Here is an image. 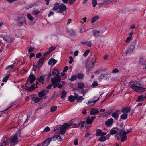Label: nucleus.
I'll list each match as a JSON object with an SVG mask.
<instances>
[{
  "mask_svg": "<svg viewBox=\"0 0 146 146\" xmlns=\"http://www.w3.org/2000/svg\"><path fill=\"white\" fill-rule=\"evenodd\" d=\"M52 74L54 76V77H55L58 74H59V71L57 69H53V71L52 72Z\"/></svg>",
  "mask_w": 146,
  "mask_h": 146,
  "instance_id": "a878e982",
  "label": "nucleus"
},
{
  "mask_svg": "<svg viewBox=\"0 0 146 146\" xmlns=\"http://www.w3.org/2000/svg\"><path fill=\"white\" fill-rule=\"evenodd\" d=\"M36 80V78L33 74H31L27 80V82H29L31 84H32Z\"/></svg>",
  "mask_w": 146,
  "mask_h": 146,
  "instance_id": "0eeeda50",
  "label": "nucleus"
},
{
  "mask_svg": "<svg viewBox=\"0 0 146 146\" xmlns=\"http://www.w3.org/2000/svg\"><path fill=\"white\" fill-rule=\"evenodd\" d=\"M77 76L78 79L82 80L84 78V75L83 73H79L77 74Z\"/></svg>",
  "mask_w": 146,
  "mask_h": 146,
  "instance_id": "bb28decb",
  "label": "nucleus"
},
{
  "mask_svg": "<svg viewBox=\"0 0 146 146\" xmlns=\"http://www.w3.org/2000/svg\"><path fill=\"white\" fill-rule=\"evenodd\" d=\"M59 11L58 12L59 13H62L64 15L66 14L67 8L64 4H61L60 5Z\"/></svg>",
  "mask_w": 146,
  "mask_h": 146,
  "instance_id": "20e7f679",
  "label": "nucleus"
},
{
  "mask_svg": "<svg viewBox=\"0 0 146 146\" xmlns=\"http://www.w3.org/2000/svg\"><path fill=\"white\" fill-rule=\"evenodd\" d=\"M135 84L134 82L131 84L130 87L132 88L133 90L135 91L138 92H143L145 91V89L142 87H139V86L140 85V83L136 82Z\"/></svg>",
  "mask_w": 146,
  "mask_h": 146,
  "instance_id": "f257e3e1",
  "label": "nucleus"
},
{
  "mask_svg": "<svg viewBox=\"0 0 146 146\" xmlns=\"http://www.w3.org/2000/svg\"><path fill=\"white\" fill-rule=\"evenodd\" d=\"M99 18V17L98 15H96L93 17L92 19L91 22L92 23H94Z\"/></svg>",
  "mask_w": 146,
  "mask_h": 146,
  "instance_id": "cd10ccee",
  "label": "nucleus"
},
{
  "mask_svg": "<svg viewBox=\"0 0 146 146\" xmlns=\"http://www.w3.org/2000/svg\"><path fill=\"white\" fill-rule=\"evenodd\" d=\"M47 76V74H44L41 76L39 77H38L37 79L39 82H42L45 81L44 78Z\"/></svg>",
  "mask_w": 146,
  "mask_h": 146,
  "instance_id": "4468645a",
  "label": "nucleus"
},
{
  "mask_svg": "<svg viewBox=\"0 0 146 146\" xmlns=\"http://www.w3.org/2000/svg\"><path fill=\"white\" fill-rule=\"evenodd\" d=\"M103 32L96 30L93 31V36L96 38L100 37L102 34Z\"/></svg>",
  "mask_w": 146,
  "mask_h": 146,
  "instance_id": "9b49d317",
  "label": "nucleus"
},
{
  "mask_svg": "<svg viewBox=\"0 0 146 146\" xmlns=\"http://www.w3.org/2000/svg\"><path fill=\"white\" fill-rule=\"evenodd\" d=\"M57 109V106H56L51 107L50 108V112L53 113Z\"/></svg>",
  "mask_w": 146,
  "mask_h": 146,
  "instance_id": "ea45409f",
  "label": "nucleus"
},
{
  "mask_svg": "<svg viewBox=\"0 0 146 146\" xmlns=\"http://www.w3.org/2000/svg\"><path fill=\"white\" fill-rule=\"evenodd\" d=\"M117 133V131L111 129L110 131V133L111 135H116Z\"/></svg>",
  "mask_w": 146,
  "mask_h": 146,
  "instance_id": "37998d69",
  "label": "nucleus"
},
{
  "mask_svg": "<svg viewBox=\"0 0 146 146\" xmlns=\"http://www.w3.org/2000/svg\"><path fill=\"white\" fill-rule=\"evenodd\" d=\"M128 114L127 113H123L121 116V118L123 120H125L127 119Z\"/></svg>",
  "mask_w": 146,
  "mask_h": 146,
  "instance_id": "c85d7f7f",
  "label": "nucleus"
},
{
  "mask_svg": "<svg viewBox=\"0 0 146 146\" xmlns=\"http://www.w3.org/2000/svg\"><path fill=\"white\" fill-rule=\"evenodd\" d=\"M85 123V121H83L81 122L80 123H79L78 125V126H79L80 125V126L81 127V128H82L83 127H84V125Z\"/></svg>",
  "mask_w": 146,
  "mask_h": 146,
  "instance_id": "a18cd8bd",
  "label": "nucleus"
},
{
  "mask_svg": "<svg viewBox=\"0 0 146 146\" xmlns=\"http://www.w3.org/2000/svg\"><path fill=\"white\" fill-rule=\"evenodd\" d=\"M84 99V98L82 97L81 96H80L78 97V98H77V99L76 100H77V102L78 103H80L82 102V101Z\"/></svg>",
  "mask_w": 146,
  "mask_h": 146,
  "instance_id": "c9c22d12",
  "label": "nucleus"
},
{
  "mask_svg": "<svg viewBox=\"0 0 146 146\" xmlns=\"http://www.w3.org/2000/svg\"><path fill=\"white\" fill-rule=\"evenodd\" d=\"M121 136H119L117 134H116L115 135V140H119Z\"/></svg>",
  "mask_w": 146,
  "mask_h": 146,
  "instance_id": "4d7b16f0",
  "label": "nucleus"
},
{
  "mask_svg": "<svg viewBox=\"0 0 146 146\" xmlns=\"http://www.w3.org/2000/svg\"><path fill=\"white\" fill-rule=\"evenodd\" d=\"M95 118L96 117L94 116H92L91 119L89 117H87L86 121V124L88 125L91 124Z\"/></svg>",
  "mask_w": 146,
  "mask_h": 146,
  "instance_id": "ddd939ff",
  "label": "nucleus"
},
{
  "mask_svg": "<svg viewBox=\"0 0 146 146\" xmlns=\"http://www.w3.org/2000/svg\"><path fill=\"white\" fill-rule=\"evenodd\" d=\"M113 0H105L104 1L105 5H107L109 4L110 3L112 2Z\"/></svg>",
  "mask_w": 146,
  "mask_h": 146,
  "instance_id": "de8ad7c7",
  "label": "nucleus"
},
{
  "mask_svg": "<svg viewBox=\"0 0 146 146\" xmlns=\"http://www.w3.org/2000/svg\"><path fill=\"white\" fill-rule=\"evenodd\" d=\"M56 48V47L55 46H52L49 48L48 50L50 52H52Z\"/></svg>",
  "mask_w": 146,
  "mask_h": 146,
  "instance_id": "3c124183",
  "label": "nucleus"
},
{
  "mask_svg": "<svg viewBox=\"0 0 146 146\" xmlns=\"http://www.w3.org/2000/svg\"><path fill=\"white\" fill-rule=\"evenodd\" d=\"M32 100L33 101H34L35 103H37L40 100V99L39 98L35 97H33L32 98Z\"/></svg>",
  "mask_w": 146,
  "mask_h": 146,
  "instance_id": "473e14b6",
  "label": "nucleus"
},
{
  "mask_svg": "<svg viewBox=\"0 0 146 146\" xmlns=\"http://www.w3.org/2000/svg\"><path fill=\"white\" fill-rule=\"evenodd\" d=\"M91 42V41H89L87 42V43L86 44L87 46L89 47H91L92 45V44Z\"/></svg>",
  "mask_w": 146,
  "mask_h": 146,
  "instance_id": "13d9d810",
  "label": "nucleus"
},
{
  "mask_svg": "<svg viewBox=\"0 0 146 146\" xmlns=\"http://www.w3.org/2000/svg\"><path fill=\"white\" fill-rule=\"evenodd\" d=\"M42 54L40 52H39L37 53L36 56V57L37 58H39L41 56Z\"/></svg>",
  "mask_w": 146,
  "mask_h": 146,
  "instance_id": "6e6d98bb",
  "label": "nucleus"
},
{
  "mask_svg": "<svg viewBox=\"0 0 146 146\" xmlns=\"http://www.w3.org/2000/svg\"><path fill=\"white\" fill-rule=\"evenodd\" d=\"M52 78H54L55 81H56L57 82L59 83L61 81V78L59 74L57 75L55 77H54Z\"/></svg>",
  "mask_w": 146,
  "mask_h": 146,
  "instance_id": "f3484780",
  "label": "nucleus"
},
{
  "mask_svg": "<svg viewBox=\"0 0 146 146\" xmlns=\"http://www.w3.org/2000/svg\"><path fill=\"white\" fill-rule=\"evenodd\" d=\"M14 65L13 64H12L10 65H8L6 66L5 68L6 70H7L9 69H12L13 68Z\"/></svg>",
  "mask_w": 146,
  "mask_h": 146,
  "instance_id": "8fccbe9b",
  "label": "nucleus"
},
{
  "mask_svg": "<svg viewBox=\"0 0 146 146\" xmlns=\"http://www.w3.org/2000/svg\"><path fill=\"white\" fill-rule=\"evenodd\" d=\"M50 52L48 50V51L45 52L42 55V56L45 57V56L49 55Z\"/></svg>",
  "mask_w": 146,
  "mask_h": 146,
  "instance_id": "680f3d73",
  "label": "nucleus"
},
{
  "mask_svg": "<svg viewBox=\"0 0 146 146\" xmlns=\"http://www.w3.org/2000/svg\"><path fill=\"white\" fill-rule=\"evenodd\" d=\"M98 101V100H94L92 101H88V102L86 103V104L88 106H93L95 104V103H96Z\"/></svg>",
  "mask_w": 146,
  "mask_h": 146,
  "instance_id": "a211bd4d",
  "label": "nucleus"
},
{
  "mask_svg": "<svg viewBox=\"0 0 146 146\" xmlns=\"http://www.w3.org/2000/svg\"><path fill=\"white\" fill-rule=\"evenodd\" d=\"M60 5L58 2L56 3L54 5L52 9L54 11H56L59 9Z\"/></svg>",
  "mask_w": 146,
  "mask_h": 146,
  "instance_id": "dca6fc26",
  "label": "nucleus"
},
{
  "mask_svg": "<svg viewBox=\"0 0 146 146\" xmlns=\"http://www.w3.org/2000/svg\"><path fill=\"white\" fill-rule=\"evenodd\" d=\"M33 6V5L31 4L28 5L27 6L26 9H29L32 8Z\"/></svg>",
  "mask_w": 146,
  "mask_h": 146,
  "instance_id": "bf43d9fd",
  "label": "nucleus"
},
{
  "mask_svg": "<svg viewBox=\"0 0 146 146\" xmlns=\"http://www.w3.org/2000/svg\"><path fill=\"white\" fill-rule=\"evenodd\" d=\"M7 144V142L5 140H4L0 146H5Z\"/></svg>",
  "mask_w": 146,
  "mask_h": 146,
  "instance_id": "e2e57ef3",
  "label": "nucleus"
},
{
  "mask_svg": "<svg viewBox=\"0 0 146 146\" xmlns=\"http://www.w3.org/2000/svg\"><path fill=\"white\" fill-rule=\"evenodd\" d=\"M131 110V108L128 107H123L121 111L122 113H128L130 112Z\"/></svg>",
  "mask_w": 146,
  "mask_h": 146,
  "instance_id": "f8f14e48",
  "label": "nucleus"
},
{
  "mask_svg": "<svg viewBox=\"0 0 146 146\" xmlns=\"http://www.w3.org/2000/svg\"><path fill=\"white\" fill-rule=\"evenodd\" d=\"M90 52V50L89 49H87L86 50L83 54V56H84L86 57L87 55Z\"/></svg>",
  "mask_w": 146,
  "mask_h": 146,
  "instance_id": "09e8293b",
  "label": "nucleus"
},
{
  "mask_svg": "<svg viewBox=\"0 0 146 146\" xmlns=\"http://www.w3.org/2000/svg\"><path fill=\"white\" fill-rule=\"evenodd\" d=\"M38 66L36 65H33L32 70L34 71H36Z\"/></svg>",
  "mask_w": 146,
  "mask_h": 146,
  "instance_id": "052dcab7",
  "label": "nucleus"
},
{
  "mask_svg": "<svg viewBox=\"0 0 146 146\" xmlns=\"http://www.w3.org/2000/svg\"><path fill=\"white\" fill-rule=\"evenodd\" d=\"M66 130L63 128L62 127L60 128V133L62 135H63L65 134L66 132Z\"/></svg>",
  "mask_w": 146,
  "mask_h": 146,
  "instance_id": "58836bf2",
  "label": "nucleus"
},
{
  "mask_svg": "<svg viewBox=\"0 0 146 146\" xmlns=\"http://www.w3.org/2000/svg\"><path fill=\"white\" fill-rule=\"evenodd\" d=\"M46 90H44L42 91L39 92L38 93V95L40 97H43L45 94V91Z\"/></svg>",
  "mask_w": 146,
  "mask_h": 146,
  "instance_id": "412c9836",
  "label": "nucleus"
},
{
  "mask_svg": "<svg viewBox=\"0 0 146 146\" xmlns=\"http://www.w3.org/2000/svg\"><path fill=\"white\" fill-rule=\"evenodd\" d=\"M120 111V110H116L115 112H113L111 114V116L116 120H117L119 117L118 113Z\"/></svg>",
  "mask_w": 146,
  "mask_h": 146,
  "instance_id": "423d86ee",
  "label": "nucleus"
},
{
  "mask_svg": "<svg viewBox=\"0 0 146 146\" xmlns=\"http://www.w3.org/2000/svg\"><path fill=\"white\" fill-rule=\"evenodd\" d=\"M144 96L143 95H140L138 96V99L136 101L137 102H141V101L144 100Z\"/></svg>",
  "mask_w": 146,
  "mask_h": 146,
  "instance_id": "4be33fe9",
  "label": "nucleus"
},
{
  "mask_svg": "<svg viewBox=\"0 0 146 146\" xmlns=\"http://www.w3.org/2000/svg\"><path fill=\"white\" fill-rule=\"evenodd\" d=\"M26 24L25 17L23 16H19L17 19V24L18 26L21 27Z\"/></svg>",
  "mask_w": 146,
  "mask_h": 146,
  "instance_id": "f03ea898",
  "label": "nucleus"
},
{
  "mask_svg": "<svg viewBox=\"0 0 146 146\" xmlns=\"http://www.w3.org/2000/svg\"><path fill=\"white\" fill-rule=\"evenodd\" d=\"M102 130L100 129H97L96 131V136H100L102 133Z\"/></svg>",
  "mask_w": 146,
  "mask_h": 146,
  "instance_id": "f704fd0d",
  "label": "nucleus"
},
{
  "mask_svg": "<svg viewBox=\"0 0 146 146\" xmlns=\"http://www.w3.org/2000/svg\"><path fill=\"white\" fill-rule=\"evenodd\" d=\"M90 60L92 63V66H90L89 67H88L87 64L86 65V67L88 68V70H89L90 69L92 68L94 65V64L96 62V59L95 55H92L91 57H90Z\"/></svg>",
  "mask_w": 146,
  "mask_h": 146,
  "instance_id": "39448f33",
  "label": "nucleus"
},
{
  "mask_svg": "<svg viewBox=\"0 0 146 146\" xmlns=\"http://www.w3.org/2000/svg\"><path fill=\"white\" fill-rule=\"evenodd\" d=\"M20 132L19 131L17 132L11 139V142L12 143H15L16 142L18 139L17 137L18 135H20Z\"/></svg>",
  "mask_w": 146,
  "mask_h": 146,
  "instance_id": "9d476101",
  "label": "nucleus"
},
{
  "mask_svg": "<svg viewBox=\"0 0 146 146\" xmlns=\"http://www.w3.org/2000/svg\"><path fill=\"white\" fill-rule=\"evenodd\" d=\"M122 131H123L122 130V129L120 131H119L118 132V133L117 132V134L119 136H120L121 137V136H122L121 135H122Z\"/></svg>",
  "mask_w": 146,
  "mask_h": 146,
  "instance_id": "774afa93",
  "label": "nucleus"
},
{
  "mask_svg": "<svg viewBox=\"0 0 146 146\" xmlns=\"http://www.w3.org/2000/svg\"><path fill=\"white\" fill-rule=\"evenodd\" d=\"M98 139L100 141L103 142L106 140V138L105 136H101Z\"/></svg>",
  "mask_w": 146,
  "mask_h": 146,
  "instance_id": "4c0bfd02",
  "label": "nucleus"
},
{
  "mask_svg": "<svg viewBox=\"0 0 146 146\" xmlns=\"http://www.w3.org/2000/svg\"><path fill=\"white\" fill-rule=\"evenodd\" d=\"M45 59V57L42 56L39 59V60L38 62V68H40L42 66Z\"/></svg>",
  "mask_w": 146,
  "mask_h": 146,
  "instance_id": "6e6552de",
  "label": "nucleus"
},
{
  "mask_svg": "<svg viewBox=\"0 0 146 146\" xmlns=\"http://www.w3.org/2000/svg\"><path fill=\"white\" fill-rule=\"evenodd\" d=\"M9 77V76H7L3 78V82H6Z\"/></svg>",
  "mask_w": 146,
  "mask_h": 146,
  "instance_id": "603ef678",
  "label": "nucleus"
},
{
  "mask_svg": "<svg viewBox=\"0 0 146 146\" xmlns=\"http://www.w3.org/2000/svg\"><path fill=\"white\" fill-rule=\"evenodd\" d=\"M21 88L23 89H25L26 90H28V86L25 85H22Z\"/></svg>",
  "mask_w": 146,
  "mask_h": 146,
  "instance_id": "69168bd1",
  "label": "nucleus"
},
{
  "mask_svg": "<svg viewBox=\"0 0 146 146\" xmlns=\"http://www.w3.org/2000/svg\"><path fill=\"white\" fill-rule=\"evenodd\" d=\"M92 6L93 7H96L97 4V1L96 0H92Z\"/></svg>",
  "mask_w": 146,
  "mask_h": 146,
  "instance_id": "49530a36",
  "label": "nucleus"
},
{
  "mask_svg": "<svg viewBox=\"0 0 146 146\" xmlns=\"http://www.w3.org/2000/svg\"><path fill=\"white\" fill-rule=\"evenodd\" d=\"M77 86L79 88L82 89L84 87V84L82 82H79Z\"/></svg>",
  "mask_w": 146,
  "mask_h": 146,
  "instance_id": "2f4dec72",
  "label": "nucleus"
},
{
  "mask_svg": "<svg viewBox=\"0 0 146 146\" xmlns=\"http://www.w3.org/2000/svg\"><path fill=\"white\" fill-rule=\"evenodd\" d=\"M139 62L142 64L146 65V60L144 59V58L143 57L140 58Z\"/></svg>",
  "mask_w": 146,
  "mask_h": 146,
  "instance_id": "5701e85b",
  "label": "nucleus"
},
{
  "mask_svg": "<svg viewBox=\"0 0 146 146\" xmlns=\"http://www.w3.org/2000/svg\"><path fill=\"white\" fill-rule=\"evenodd\" d=\"M37 86H36L35 87V86H33V85H32L30 87H28V91L29 92H31L33 90H35L36 88H37Z\"/></svg>",
  "mask_w": 146,
  "mask_h": 146,
  "instance_id": "7c9ffc66",
  "label": "nucleus"
},
{
  "mask_svg": "<svg viewBox=\"0 0 146 146\" xmlns=\"http://www.w3.org/2000/svg\"><path fill=\"white\" fill-rule=\"evenodd\" d=\"M113 120L112 118H110L108 120L106 121L105 123V125L108 127L111 126L113 124Z\"/></svg>",
  "mask_w": 146,
  "mask_h": 146,
  "instance_id": "1a4fd4ad",
  "label": "nucleus"
},
{
  "mask_svg": "<svg viewBox=\"0 0 146 146\" xmlns=\"http://www.w3.org/2000/svg\"><path fill=\"white\" fill-rule=\"evenodd\" d=\"M52 137L53 140L54 141H55L57 139H58L59 141H60V140L61 139V137L59 135H54L52 136Z\"/></svg>",
  "mask_w": 146,
  "mask_h": 146,
  "instance_id": "2eb2a0df",
  "label": "nucleus"
},
{
  "mask_svg": "<svg viewBox=\"0 0 146 146\" xmlns=\"http://www.w3.org/2000/svg\"><path fill=\"white\" fill-rule=\"evenodd\" d=\"M27 17L29 20L32 21L34 19V17L32 16L30 14L28 13L27 15Z\"/></svg>",
  "mask_w": 146,
  "mask_h": 146,
  "instance_id": "a19ab883",
  "label": "nucleus"
},
{
  "mask_svg": "<svg viewBox=\"0 0 146 146\" xmlns=\"http://www.w3.org/2000/svg\"><path fill=\"white\" fill-rule=\"evenodd\" d=\"M34 47L31 46L28 49L29 53H31L34 50Z\"/></svg>",
  "mask_w": 146,
  "mask_h": 146,
  "instance_id": "864d4df0",
  "label": "nucleus"
},
{
  "mask_svg": "<svg viewBox=\"0 0 146 146\" xmlns=\"http://www.w3.org/2000/svg\"><path fill=\"white\" fill-rule=\"evenodd\" d=\"M50 130V128L48 126L46 127L44 130V131L45 132H48Z\"/></svg>",
  "mask_w": 146,
  "mask_h": 146,
  "instance_id": "5fc2aeb1",
  "label": "nucleus"
},
{
  "mask_svg": "<svg viewBox=\"0 0 146 146\" xmlns=\"http://www.w3.org/2000/svg\"><path fill=\"white\" fill-rule=\"evenodd\" d=\"M68 101L71 102H74L76 100V99H75L74 96L72 95H70L68 98Z\"/></svg>",
  "mask_w": 146,
  "mask_h": 146,
  "instance_id": "b1692460",
  "label": "nucleus"
},
{
  "mask_svg": "<svg viewBox=\"0 0 146 146\" xmlns=\"http://www.w3.org/2000/svg\"><path fill=\"white\" fill-rule=\"evenodd\" d=\"M53 140L52 138V136L46 139V140H45L44 142L46 143L48 145L50 143L51 141Z\"/></svg>",
  "mask_w": 146,
  "mask_h": 146,
  "instance_id": "393cba45",
  "label": "nucleus"
},
{
  "mask_svg": "<svg viewBox=\"0 0 146 146\" xmlns=\"http://www.w3.org/2000/svg\"><path fill=\"white\" fill-rule=\"evenodd\" d=\"M67 94V92L64 90L62 91V92L61 98H64L66 97Z\"/></svg>",
  "mask_w": 146,
  "mask_h": 146,
  "instance_id": "e433bc0d",
  "label": "nucleus"
},
{
  "mask_svg": "<svg viewBox=\"0 0 146 146\" xmlns=\"http://www.w3.org/2000/svg\"><path fill=\"white\" fill-rule=\"evenodd\" d=\"M104 78L105 79H108L109 78L108 76L106 74H103Z\"/></svg>",
  "mask_w": 146,
  "mask_h": 146,
  "instance_id": "338daca9",
  "label": "nucleus"
},
{
  "mask_svg": "<svg viewBox=\"0 0 146 146\" xmlns=\"http://www.w3.org/2000/svg\"><path fill=\"white\" fill-rule=\"evenodd\" d=\"M71 125H68L67 123H64L62 127L66 130Z\"/></svg>",
  "mask_w": 146,
  "mask_h": 146,
  "instance_id": "72a5a7b5",
  "label": "nucleus"
},
{
  "mask_svg": "<svg viewBox=\"0 0 146 146\" xmlns=\"http://www.w3.org/2000/svg\"><path fill=\"white\" fill-rule=\"evenodd\" d=\"M122 136L123 137L121 138L120 141L122 142H123L127 140V137L126 135Z\"/></svg>",
  "mask_w": 146,
  "mask_h": 146,
  "instance_id": "79ce46f5",
  "label": "nucleus"
},
{
  "mask_svg": "<svg viewBox=\"0 0 146 146\" xmlns=\"http://www.w3.org/2000/svg\"><path fill=\"white\" fill-rule=\"evenodd\" d=\"M68 67L67 66H66L63 70V72H66L67 71V70L68 69Z\"/></svg>",
  "mask_w": 146,
  "mask_h": 146,
  "instance_id": "0e129e2a",
  "label": "nucleus"
},
{
  "mask_svg": "<svg viewBox=\"0 0 146 146\" xmlns=\"http://www.w3.org/2000/svg\"><path fill=\"white\" fill-rule=\"evenodd\" d=\"M51 81L52 84L53 85V87L54 88H56L58 86V82L55 81V80L54 78H52L51 79Z\"/></svg>",
  "mask_w": 146,
  "mask_h": 146,
  "instance_id": "aec40b11",
  "label": "nucleus"
},
{
  "mask_svg": "<svg viewBox=\"0 0 146 146\" xmlns=\"http://www.w3.org/2000/svg\"><path fill=\"white\" fill-rule=\"evenodd\" d=\"M99 112L98 110L94 109H92L90 111V115H96Z\"/></svg>",
  "mask_w": 146,
  "mask_h": 146,
  "instance_id": "6ab92c4d",
  "label": "nucleus"
},
{
  "mask_svg": "<svg viewBox=\"0 0 146 146\" xmlns=\"http://www.w3.org/2000/svg\"><path fill=\"white\" fill-rule=\"evenodd\" d=\"M136 44L135 41L132 42L130 46L128 48L127 50L125 51L124 54L126 55L127 54H131L133 52V50L135 48Z\"/></svg>",
  "mask_w": 146,
  "mask_h": 146,
  "instance_id": "7ed1b4c3",
  "label": "nucleus"
},
{
  "mask_svg": "<svg viewBox=\"0 0 146 146\" xmlns=\"http://www.w3.org/2000/svg\"><path fill=\"white\" fill-rule=\"evenodd\" d=\"M40 11L36 9H35L32 12L33 14L35 15H38Z\"/></svg>",
  "mask_w": 146,
  "mask_h": 146,
  "instance_id": "c03bdc74",
  "label": "nucleus"
},
{
  "mask_svg": "<svg viewBox=\"0 0 146 146\" xmlns=\"http://www.w3.org/2000/svg\"><path fill=\"white\" fill-rule=\"evenodd\" d=\"M77 78V76L76 75H72L70 78L69 79V80L71 82H72L74 80H76Z\"/></svg>",
  "mask_w": 146,
  "mask_h": 146,
  "instance_id": "c756f323",
  "label": "nucleus"
}]
</instances>
